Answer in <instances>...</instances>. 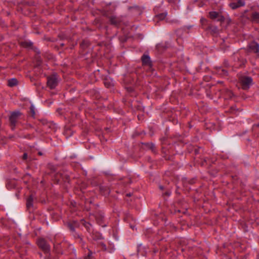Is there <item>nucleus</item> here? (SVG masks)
Segmentation results:
<instances>
[{
    "mask_svg": "<svg viewBox=\"0 0 259 259\" xmlns=\"http://www.w3.org/2000/svg\"><path fill=\"white\" fill-rule=\"evenodd\" d=\"M38 246L45 252H48L50 250V246L44 239H40L37 242Z\"/></svg>",
    "mask_w": 259,
    "mask_h": 259,
    "instance_id": "f257e3e1",
    "label": "nucleus"
},
{
    "mask_svg": "<svg viewBox=\"0 0 259 259\" xmlns=\"http://www.w3.org/2000/svg\"><path fill=\"white\" fill-rule=\"evenodd\" d=\"M20 114H21L19 111L14 112L11 114L10 117V121L11 125L13 126V127L15 126L18 117L20 116Z\"/></svg>",
    "mask_w": 259,
    "mask_h": 259,
    "instance_id": "f03ea898",
    "label": "nucleus"
},
{
    "mask_svg": "<svg viewBox=\"0 0 259 259\" xmlns=\"http://www.w3.org/2000/svg\"><path fill=\"white\" fill-rule=\"evenodd\" d=\"M244 2L242 0H239L237 3H232L230 4V6L232 9H236L240 7L244 6Z\"/></svg>",
    "mask_w": 259,
    "mask_h": 259,
    "instance_id": "7ed1b4c3",
    "label": "nucleus"
},
{
    "mask_svg": "<svg viewBox=\"0 0 259 259\" xmlns=\"http://www.w3.org/2000/svg\"><path fill=\"white\" fill-rule=\"evenodd\" d=\"M250 50L255 53L259 52V45L255 42H252L249 46Z\"/></svg>",
    "mask_w": 259,
    "mask_h": 259,
    "instance_id": "20e7f679",
    "label": "nucleus"
},
{
    "mask_svg": "<svg viewBox=\"0 0 259 259\" xmlns=\"http://www.w3.org/2000/svg\"><path fill=\"white\" fill-rule=\"evenodd\" d=\"M142 60L143 65H146L148 67H151V62L149 56L145 55H143V56L142 58Z\"/></svg>",
    "mask_w": 259,
    "mask_h": 259,
    "instance_id": "39448f33",
    "label": "nucleus"
},
{
    "mask_svg": "<svg viewBox=\"0 0 259 259\" xmlns=\"http://www.w3.org/2000/svg\"><path fill=\"white\" fill-rule=\"evenodd\" d=\"M209 17L213 19L218 18L219 21H223L224 20V18L220 16L219 14L216 12H210L209 13Z\"/></svg>",
    "mask_w": 259,
    "mask_h": 259,
    "instance_id": "423d86ee",
    "label": "nucleus"
},
{
    "mask_svg": "<svg viewBox=\"0 0 259 259\" xmlns=\"http://www.w3.org/2000/svg\"><path fill=\"white\" fill-rule=\"evenodd\" d=\"M239 83V87H241L244 90L248 89L250 85L251 82H238Z\"/></svg>",
    "mask_w": 259,
    "mask_h": 259,
    "instance_id": "0eeeda50",
    "label": "nucleus"
},
{
    "mask_svg": "<svg viewBox=\"0 0 259 259\" xmlns=\"http://www.w3.org/2000/svg\"><path fill=\"white\" fill-rule=\"evenodd\" d=\"M251 18L253 21L259 22V13H253L251 15Z\"/></svg>",
    "mask_w": 259,
    "mask_h": 259,
    "instance_id": "6e6552de",
    "label": "nucleus"
},
{
    "mask_svg": "<svg viewBox=\"0 0 259 259\" xmlns=\"http://www.w3.org/2000/svg\"><path fill=\"white\" fill-rule=\"evenodd\" d=\"M58 79L57 74L55 73L48 77V81H57Z\"/></svg>",
    "mask_w": 259,
    "mask_h": 259,
    "instance_id": "1a4fd4ad",
    "label": "nucleus"
},
{
    "mask_svg": "<svg viewBox=\"0 0 259 259\" xmlns=\"http://www.w3.org/2000/svg\"><path fill=\"white\" fill-rule=\"evenodd\" d=\"M33 200V198L32 196H30L29 197L27 198L26 205H27V207L28 208H30L32 206Z\"/></svg>",
    "mask_w": 259,
    "mask_h": 259,
    "instance_id": "9d476101",
    "label": "nucleus"
},
{
    "mask_svg": "<svg viewBox=\"0 0 259 259\" xmlns=\"http://www.w3.org/2000/svg\"><path fill=\"white\" fill-rule=\"evenodd\" d=\"M110 21L111 23L114 25H117L120 22L119 19L115 17H111Z\"/></svg>",
    "mask_w": 259,
    "mask_h": 259,
    "instance_id": "9b49d317",
    "label": "nucleus"
},
{
    "mask_svg": "<svg viewBox=\"0 0 259 259\" xmlns=\"http://www.w3.org/2000/svg\"><path fill=\"white\" fill-rule=\"evenodd\" d=\"M21 46L25 48H29L32 46V43L26 41H22L20 42Z\"/></svg>",
    "mask_w": 259,
    "mask_h": 259,
    "instance_id": "f8f14e48",
    "label": "nucleus"
},
{
    "mask_svg": "<svg viewBox=\"0 0 259 259\" xmlns=\"http://www.w3.org/2000/svg\"><path fill=\"white\" fill-rule=\"evenodd\" d=\"M47 84L51 89H54L57 85V82H47Z\"/></svg>",
    "mask_w": 259,
    "mask_h": 259,
    "instance_id": "ddd939ff",
    "label": "nucleus"
},
{
    "mask_svg": "<svg viewBox=\"0 0 259 259\" xmlns=\"http://www.w3.org/2000/svg\"><path fill=\"white\" fill-rule=\"evenodd\" d=\"M166 16V13H162L159 15H157L156 17L159 20H163L164 19L165 16Z\"/></svg>",
    "mask_w": 259,
    "mask_h": 259,
    "instance_id": "4468645a",
    "label": "nucleus"
},
{
    "mask_svg": "<svg viewBox=\"0 0 259 259\" xmlns=\"http://www.w3.org/2000/svg\"><path fill=\"white\" fill-rule=\"evenodd\" d=\"M252 79L250 77L244 76L240 81H252Z\"/></svg>",
    "mask_w": 259,
    "mask_h": 259,
    "instance_id": "2eb2a0df",
    "label": "nucleus"
},
{
    "mask_svg": "<svg viewBox=\"0 0 259 259\" xmlns=\"http://www.w3.org/2000/svg\"><path fill=\"white\" fill-rule=\"evenodd\" d=\"M17 85V82H9L8 85L10 87H13Z\"/></svg>",
    "mask_w": 259,
    "mask_h": 259,
    "instance_id": "dca6fc26",
    "label": "nucleus"
},
{
    "mask_svg": "<svg viewBox=\"0 0 259 259\" xmlns=\"http://www.w3.org/2000/svg\"><path fill=\"white\" fill-rule=\"evenodd\" d=\"M30 111L31 112L32 115L34 116L35 115V108L34 106L31 105L30 108Z\"/></svg>",
    "mask_w": 259,
    "mask_h": 259,
    "instance_id": "f3484780",
    "label": "nucleus"
},
{
    "mask_svg": "<svg viewBox=\"0 0 259 259\" xmlns=\"http://www.w3.org/2000/svg\"><path fill=\"white\" fill-rule=\"evenodd\" d=\"M110 82H108V81H107V82H105V85L107 87V88H109V86H110Z\"/></svg>",
    "mask_w": 259,
    "mask_h": 259,
    "instance_id": "a211bd4d",
    "label": "nucleus"
},
{
    "mask_svg": "<svg viewBox=\"0 0 259 259\" xmlns=\"http://www.w3.org/2000/svg\"><path fill=\"white\" fill-rule=\"evenodd\" d=\"M8 81H17V79L15 78H12L11 79H9Z\"/></svg>",
    "mask_w": 259,
    "mask_h": 259,
    "instance_id": "6ab92c4d",
    "label": "nucleus"
},
{
    "mask_svg": "<svg viewBox=\"0 0 259 259\" xmlns=\"http://www.w3.org/2000/svg\"><path fill=\"white\" fill-rule=\"evenodd\" d=\"M220 71L224 72V73H226V71L224 69H221V68L218 70V72H220Z\"/></svg>",
    "mask_w": 259,
    "mask_h": 259,
    "instance_id": "aec40b11",
    "label": "nucleus"
},
{
    "mask_svg": "<svg viewBox=\"0 0 259 259\" xmlns=\"http://www.w3.org/2000/svg\"><path fill=\"white\" fill-rule=\"evenodd\" d=\"M27 154H26V153H24V154H23V159H26V158H27Z\"/></svg>",
    "mask_w": 259,
    "mask_h": 259,
    "instance_id": "412c9836",
    "label": "nucleus"
},
{
    "mask_svg": "<svg viewBox=\"0 0 259 259\" xmlns=\"http://www.w3.org/2000/svg\"><path fill=\"white\" fill-rule=\"evenodd\" d=\"M168 2H172L173 0H167Z\"/></svg>",
    "mask_w": 259,
    "mask_h": 259,
    "instance_id": "4be33fe9",
    "label": "nucleus"
},
{
    "mask_svg": "<svg viewBox=\"0 0 259 259\" xmlns=\"http://www.w3.org/2000/svg\"><path fill=\"white\" fill-rule=\"evenodd\" d=\"M160 188L161 189H163V187H160Z\"/></svg>",
    "mask_w": 259,
    "mask_h": 259,
    "instance_id": "5701e85b",
    "label": "nucleus"
}]
</instances>
